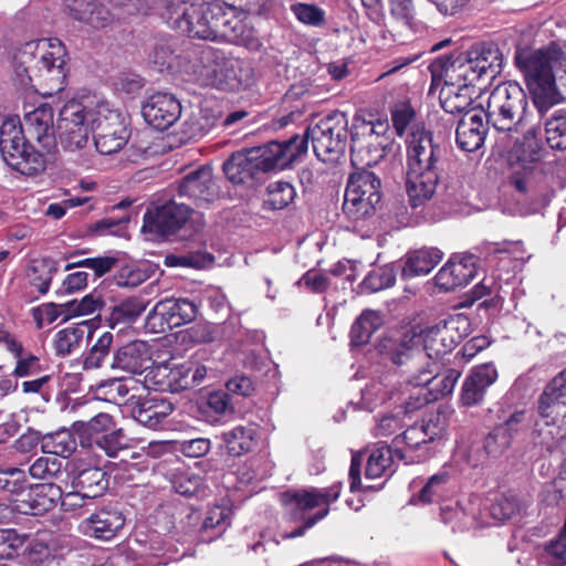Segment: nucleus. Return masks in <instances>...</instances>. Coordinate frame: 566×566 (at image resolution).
I'll list each match as a JSON object with an SVG mask.
<instances>
[{
  "mask_svg": "<svg viewBox=\"0 0 566 566\" xmlns=\"http://www.w3.org/2000/svg\"><path fill=\"white\" fill-rule=\"evenodd\" d=\"M66 60V49L59 39L29 41L14 52L12 80L23 90L52 96L65 86Z\"/></svg>",
  "mask_w": 566,
  "mask_h": 566,
  "instance_id": "1",
  "label": "nucleus"
},
{
  "mask_svg": "<svg viewBox=\"0 0 566 566\" xmlns=\"http://www.w3.org/2000/svg\"><path fill=\"white\" fill-rule=\"evenodd\" d=\"M168 23L182 33L203 40L242 43L249 38L234 8L224 2L192 3L170 0L166 7Z\"/></svg>",
  "mask_w": 566,
  "mask_h": 566,
  "instance_id": "2",
  "label": "nucleus"
},
{
  "mask_svg": "<svg viewBox=\"0 0 566 566\" xmlns=\"http://www.w3.org/2000/svg\"><path fill=\"white\" fill-rule=\"evenodd\" d=\"M515 62L541 115L564 101L556 86V76L566 73V53L557 44L518 51Z\"/></svg>",
  "mask_w": 566,
  "mask_h": 566,
  "instance_id": "3",
  "label": "nucleus"
},
{
  "mask_svg": "<svg viewBox=\"0 0 566 566\" xmlns=\"http://www.w3.org/2000/svg\"><path fill=\"white\" fill-rule=\"evenodd\" d=\"M442 148L424 129L411 133L407 146L406 191L413 208L432 198L441 177Z\"/></svg>",
  "mask_w": 566,
  "mask_h": 566,
  "instance_id": "4",
  "label": "nucleus"
},
{
  "mask_svg": "<svg viewBox=\"0 0 566 566\" xmlns=\"http://www.w3.org/2000/svg\"><path fill=\"white\" fill-rule=\"evenodd\" d=\"M503 63V53L495 43L481 42L454 57L437 59L430 69L432 76L438 75L444 84L455 85L462 81L475 84L482 78H495L502 72Z\"/></svg>",
  "mask_w": 566,
  "mask_h": 566,
  "instance_id": "5",
  "label": "nucleus"
},
{
  "mask_svg": "<svg viewBox=\"0 0 566 566\" xmlns=\"http://www.w3.org/2000/svg\"><path fill=\"white\" fill-rule=\"evenodd\" d=\"M537 413L532 440L535 447L551 453L566 439V368L545 386Z\"/></svg>",
  "mask_w": 566,
  "mask_h": 566,
  "instance_id": "6",
  "label": "nucleus"
},
{
  "mask_svg": "<svg viewBox=\"0 0 566 566\" xmlns=\"http://www.w3.org/2000/svg\"><path fill=\"white\" fill-rule=\"evenodd\" d=\"M340 494V485H332L328 489L310 488L298 491H287L282 494V502L290 506V512L295 520L303 524L292 532L282 533L284 539L295 538L323 520L329 512V505Z\"/></svg>",
  "mask_w": 566,
  "mask_h": 566,
  "instance_id": "7",
  "label": "nucleus"
},
{
  "mask_svg": "<svg viewBox=\"0 0 566 566\" xmlns=\"http://www.w3.org/2000/svg\"><path fill=\"white\" fill-rule=\"evenodd\" d=\"M0 151L6 164L22 175L33 176L45 169L43 155L27 143L18 118L10 117L2 122Z\"/></svg>",
  "mask_w": 566,
  "mask_h": 566,
  "instance_id": "8",
  "label": "nucleus"
},
{
  "mask_svg": "<svg viewBox=\"0 0 566 566\" xmlns=\"http://www.w3.org/2000/svg\"><path fill=\"white\" fill-rule=\"evenodd\" d=\"M527 107V97L515 82L497 85L489 95L486 109H483L486 124L499 132H514L522 123Z\"/></svg>",
  "mask_w": 566,
  "mask_h": 566,
  "instance_id": "9",
  "label": "nucleus"
},
{
  "mask_svg": "<svg viewBox=\"0 0 566 566\" xmlns=\"http://www.w3.org/2000/svg\"><path fill=\"white\" fill-rule=\"evenodd\" d=\"M348 118L345 113L333 112L322 117L305 132L316 157L323 163H336L345 153L348 142Z\"/></svg>",
  "mask_w": 566,
  "mask_h": 566,
  "instance_id": "10",
  "label": "nucleus"
},
{
  "mask_svg": "<svg viewBox=\"0 0 566 566\" xmlns=\"http://www.w3.org/2000/svg\"><path fill=\"white\" fill-rule=\"evenodd\" d=\"M381 182L368 169L355 170L349 175L343 212L347 219L358 223L370 219L381 199Z\"/></svg>",
  "mask_w": 566,
  "mask_h": 566,
  "instance_id": "11",
  "label": "nucleus"
},
{
  "mask_svg": "<svg viewBox=\"0 0 566 566\" xmlns=\"http://www.w3.org/2000/svg\"><path fill=\"white\" fill-rule=\"evenodd\" d=\"M542 151L535 128L528 129L509 150L510 181L518 192L527 193L535 188Z\"/></svg>",
  "mask_w": 566,
  "mask_h": 566,
  "instance_id": "12",
  "label": "nucleus"
},
{
  "mask_svg": "<svg viewBox=\"0 0 566 566\" xmlns=\"http://www.w3.org/2000/svg\"><path fill=\"white\" fill-rule=\"evenodd\" d=\"M95 111L71 101L60 111L57 134L61 146L67 151L84 148L94 129Z\"/></svg>",
  "mask_w": 566,
  "mask_h": 566,
  "instance_id": "13",
  "label": "nucleus"
},
{
  "mask_svg": "<svg viewBox=\"0 0 566 566\" xmlns=\"http://www.w3.org/2000/svg\"><path fill=\"white\" fill-rule=\"evenodd\" d=\"M207 371V367L198 361L188 360L174 366L161 364L147 373L145 381L156 391L178 392L200 385Z\"/></svg>",
  "mask_w": 566,
  "mask_h": 566,
  "instance_id": "14",
  "label": "nucleus"
},
{
  "mask_svg": "<svg viewBox=\"0 0 566 566\" xmlns=\"http://www.w3.org/2000/svg\"><path fill=\"white\" fill-rule=\"evenodd\" d=\"M390 360L412 386L427 385L434 378L436 361H431L415 335L406 337L391 350Z\"/></svg>",
  "mask_w": 566,
  "mask_h": 566,
  "instance_id": "15",
  "label": "nucleus"
},
{
  "mask_svg": "<svg viewBox=\"0 0 566 566\" xmlns=\"http://www.w3.org/2000/svg\"><path fill=\"white\" fill-rule=\"evenodd\" d=\"M249 151L260 172L283 170L306 153V140L295 135L285 142L272 140Z\"/></svg>",
  "mask_w": 566,
  "mask_h": 566,
  "instance_id": "16",
  "label": "nucleus"
},
{
  "mask_svg": "<svg viewBox=\"0 0 566 566\" xmlns=\"http://www.w3.org/2000/svg\"><path fill=\"white\" fill-rule=\"evenodd\" d=\"M191 211L186 203L176 201L148 209L144 214L142 231L154 239L168 237L185 226Z\"/></svg>",
  "mask_w": 566,
  "mask_h": 566,
  "instance_id": "17",
  "label": "nucleus"
},
{
  "mask_svg": "<svg viewBox=\"0 0 566 566\" xmlns=\"http://www.w3.org/2000/svg\"><path fill=\"white\" fill-rule=\"evenodd\" d=\"M94 129L95 148L103 155L120 150L130 136L125 118L116 111L95 112Z\"/></svg>",
  "mask_w": 566,
  "mask_h": 566,
  "instance_id": "18",
  "label": "nucleus"
},
{
  "mask_svg": "<svg viewBox=\"0 0 566 566\" xmlns=\"http://www.w3.org/2000/svg\"><path fill=\"white\" fill-rule=\"evenodd\" d=\"M197 313V305L187 298H166L159 301L148 314V323L156 326L159 321L158 327L164 332L165 327H179L192 322Z\"/></svg>",
  "mask_w": 566,
  "mask_h": 566,
  "instance_id": "19",
  "label": "nucleus"
},
{
  "mask_svg": "<svg viewBox=\"0 0 566 566\" xmlns=\"http://www.w3.org/2000/svg\"><path fill=\"white\" fill-rule=\"evenodd\" d=\"M226 52L210 45L193 49L186 54L184 73L193 75L203 83L213 80L217 82Z\"/></svg>",
  "mask_w": 566,
  "mask_h": 566,
  "instance_id": "20",
  "label": "nucleus"
},
{
  "mask_svg": "<svg viewBox=\"0 0 566 566\" xmlns=\"http://www.w3.org/2000/svg\"><path fill=\"white\" fill-rule=\"evenodd\" d=\"M142 113L149 125L158 130H165L180 117L181 105L174 95L157 92L143 104Z\"/></svg>",
  "mask_w": 566,
  "mask_h": 566,
  "instance_id": "21",
  "label": "nucleus"
},
{
  "mask_svg": "<svg viewBox=\"0 0 566 566\" xmlns=\"http://www.w3.org/2000/svg\"><path fill=\"white\" fill-rule=\"evenodd\" d=\"M62 500V489L53 482L28 485L23 499H14L23 514L41 515L53 510Z\"/></svg>",
  "mask_w": 566,
  "mask_h": 566,
  "instance_id": "22",
  "label": "nucleus"
},
{
  "mask_svg": "<svg viewBox=\"0 0 566 566\" xmlns=\"http://www.w3.org/2000/svg\"><path fill=\"white\" fill-rule=\"evenodd\" d=\"M125 525V516L115 507L97 510L80 524L81 532L99 541H111Z\"/></svg>",
  "mask_w": 566,
  "mask_h": 566,
  "instance_id": "23",
  "label": "nucleus"
},
{
  "mask_svg": "<svg viewBox=\"0 0 566 566\" xmlns=\"http://www.w3.org/2000/svg\"><path fill=\"white\" fill-rule=\"evenodd\" d=\"M254 71L251 63L226 53L216 84L219 88L240 91L252 85Z\"/></svg>",
  "mask_w": 566,
  "mask_h": 566,
  "instance_id": "24",
  "label": "nucleus"
},
{
  "mask_svg": "<svg viewBox=\"0 0 566 566\" xmlns=\"http://www.w3.org/2000/svg\"><path fill=\"white\" fill-rule=\"evenodd\" d=\"M27 130L33 135L36 142L51 153L56 147V138L53 128V109L48 104H42L24 115Z\"/></svg>",
  "mask_w": 566,
  "mask_h": 566,
  "instance_id": "25",
  "label": "nucleus"
},
{
  "mask_svg": "<svg viewBox=\"0 0 566 566\" xmlns=\"http://www.w3.org/2000/svg\"><path fill=\"white\" fill-rule=\"evenodd\" d=\"M486 125L483 118V108L479 112H467L457 126L455 140L458 146L469 153L478 150L484 143Z\"/></svg>",
  "mask_w": 566,
  "mask_h": 566,
  "instance_id": "26",
  "label": "nucleus"
},
{
  "mask_svg": "<svg viewBox=\"0 0 566 566\" xmlns=\"http://www.w3.org/2000/svg\"><path fill=\"white\" fill-rule=\"evenodd\" d=\"M150 363L147 344L134 340L115 352L111 367L129 374H142L150 367Z\"/></svg>",
  "mask_w": 566,
  "mask_h": 566,
  "instance_id": "27",
  "label": "nucleus"
},
{
  "mask_svg": "<svg viewBox=\"0 0 566 566\" xmlns=\"http://www.w3.org/2000/svg\"><path fill=\"white\" fill-rule=\"evenodd\" d=\"M179 195L193 199L199 206L216 197L211 169L200 167L186 175L179 185Z\"/></svg>",
  "mask_w": 566,
  "mask_h": 566,
  "instance_id": "28",
  "label": "nucleus"
},
{
  "mask_svg": "<svg viewBox=\"0 0 566 566\" xmlns=\"http://www.w3.org/2000/svg\"><path fill=\"white\" fill-rule=\"evenodd\" d=\"M496 378L497 371L492 364H484L475 367L463 382L461 391L462 405H479L483 400L486 389L496 380Z\"/></svg>",
  "mask_w": 566,
  "mask_h": 566,
  "instance_id": "29",
  "label": "nucleus"
},
{
  "mask_svg": "<svg viewBox=\"0 0 566 566\" xmlns=\"http://www.w3.org/2000/svg\"><path fill=\"white\" fill-rule=\"evenodd\" d=\"M440 516L442 522L450 525L454 532H464L481 525L479 521L480 505L473 500L443 506Z\"/></svg>",
  "mask_w": 566,
  "mask_h": 566,
  "instance_id": "30",
  "label": "nucleus"
},
{
  "mask_svg": "<svg viewBox=\"0 0 566 566\" xmlns=\"http://www.w3.org/2000/svg\"><path fill=\"white\" fill-rule=\"evenodd\" d=\"M391 142L389 139H381L377 143L368 139H359V142H352L350 146V160L356 170L367 169L380 163L388 149H391Z\"/></svg>",
  "mask_w": 566,
  "mask_h": 566,
  "instance_id": "31",
  "label": "nucleus"
},
{
  "mask_svg": "<svg viewBox=\"0 0 566 566\" xmlns=\"http://www.w3.org/2000/svg\"><path fill=\"white\" fill-rule=\"evenodd\" d=\"M107 473L97 467H87L78 470L72 478V489L86 499L102 496L108 489Z\"/></svg>",
  "mask_w": 566,
  "mask_h": 566,
  "instance_id": "32",
  "label": "nucleus"
},
{
  "mask_svg": "<svg viewBox=\"0 0 566 566\" xmlns=\"http://www.w3.org/2000/svg\"><path fill=\"white\" fill-rule=\"evenodd\" d=\"M427 443H429V440L419 423L408 427L392 440L396 458L406 463L421 461L423 455H416L415 452Z\"/></svg>",
  "mask_w": 566,
  "mask_h": 566,
  "instance_id": "33",
  "label": "nucleus"
},
{
  "mask_svg": "<svg viewBox=\"0 0 566 566\" xmlns=\"http://www.w3.org/2000/svg\"><path fill=\"white\" fill-rule=\"evenodd\" d=\"M73 19L95 29L108 25L113 15L98 0H71L67 4Z\"/></svg>",
  "mask_w": 566,
  "mask_h": 566,
  "instance_id": "34",
  "label": "nucleus"
},
{
  "mask_svg": "<svg viewBox=\"0 0 566 566\" xmlns=\"http://www.w3.org/2000/svg\"><path fill=\"white\" fill-rule=\"evenodd\" d=\"M443 253L437 248H422L409 252L402 266L403 277L426 275L442 260Z\"/></svg>",
  "mask_w": 566,
  "mask_h": 566,
  "instance_id": "35",
  "label": "nucleus"
},
{
  "mask_svg": "<svg viewBox=\"0 0 566 566\" xmlns=\"http://www.w3.org/2000/svg\"><path fill=\"white\" fill-rule=\"evenodd\" d=\"M513 438L507 433L505 428L497 426L484 438L482 453L476 460H471L472 465H484L490 461L497 460L511 448Z\"/></svg>",
  "mask_w": 566,
  "mask_h": 566,
  "instance_id": "36",
  "label": "nucleus"
},
{
  "mask_svg": "<svg viewBox=\"0 0 566 566\" xmlns=\"http://www.w3.org/2000/svg\"><path fill=\"white\" fill-rule=\"evenodd\" d=\"M249 151L233 154L223 164V171L233 184H244L253 180L260 174Z\"/></svg>",
  "mask_w": 566,
  "mask_h": 566,
  "instance_id": "37",
  "label": "nucleus"
},
{
  "mask_svg": "<svg viewBox=\"0 0 566 566\" xmlns=\"http://www.w3.org/2000/svg\"><path fill=\"white\" fill-rule=\"evenodd\" d=\"M446 85L448 88H443L441 92V106L447 113L467 114V112H479L478 109H470L472 104L470 87L474 84H467L462 81L455 85Z\"/></svg>",
  "mask_w": 566,
  "mask_h": 566,
  "instance_id": "38",
  "label": "nucleus"
},
{
  "mask_svg": "<svg viewBox=\"0 0 566 566\" xmlns=\"http://www.w3.org/2000/svg\"><path fill=\"white\" fill-rule=\"evenodd\" d=\"M255 430L252 427L237 426L221 434L229 455L240 457L249 452L254 443Z\"/></svg>",
  "mask_w": 566,
  "mask_h": 566,
  "instance_id": "39",
  "label": "nucleus"
},
{
  "mask_svg": "<svg viewBox=\"0 0 566 566\" xmlns=\"http://www.w3.org/2000/svg\"><path fill=\"white\" fill-rule=\"evenodd\" d=\"M441 340L450 352L471 332L470 319L463 314H454L438 323Z\"/></svg>",
  "mask_w": 566,
  "mask_h": 566,
  "instance_id": "40",
  "label": "nucleus"
},
{
  "mask_svg": "<svg viewBox=\"0 0 566 566\" xmlns=\"http://www.w3.org/2000/svg\"><path fill=\"white\" fill-rule=\"evenodd\" d=\"M545 136L552 149H566V108L549 111L545 115Z\"/></svg>",
  "mask_w": 566,
  "mask_h": 566,
  "instance_id": "41",
  "label": "nucleus"
},
{
  "mask_svg": "<svg viewBox=\"0 0 566 566\" xmlns=\"http://www.w3.org/2000/svg\"><path fill=\"white\" fill-rule=\"evenodd\" d=\"M148 302L142 296H130L119 301L112 307L109 323L114 327L119 324L134 323L146 310Z\"/></svg>",
  "mask_w": 566,
  "mask_h": 566,
  "instance_id": "42",
  "label": "nucleus"
},
{
  "mask_svg": "<svg viewBox=\"0 0 566 566\" xmlns=\"http://www.w3.org/2000/svg\"><path fill=\"white\" fill-rule=\"evenodd\" d=\"M171 411L172 407L169 403H155L146 400L134 408L133 412L139 423L150 429H157L164 423Z\"/></svg>",
  "mask_w": 566,
  "mask_h": 566,
  "instance_id": "43",
  "label": "nucleus"
},
{
  "mask_svg": "<svg viewBox=\"0 0 566 566\" xmlns=\"http://www.w3.org/2000/svg\"><path fill=\"white\" fill-rule=\"evenodd\" d=\"M395 447L387 444L376 446L367 459L365 475L367 479H378L387 470L391 469L394 462Z\"/></svg>",
  "mask_w": 566,
  "mask_h": 566,
  "instance_id": "44",
  "label": "nucleus"
},
{
  "mask_svg": "<svg viewBox=\"0 0 566 566\" xmlns=\"http://www.w3.org/2000/svg\"><path fill=\"white\" fill-rule=\"evenodd\" d=\"M465 271L463 265L453 264L450 260L436 274V285L446 292L467 285L472 279H470V273Z\"/></svg>",
  "mask_w": 566,
  "mask_h": 566,
  "instance_id": "45",
  "label": "nucleus"
},
{
  "mask_svg": "<svg viewBox=\"0 0 566 566\" xmlns=\"http://www.w3.org/2000/svg\"><path fill=\"white\" fill-rule=\"evenodd\" d=\"M77 443L74 434L66 429L49 433L43 438L42 449L54 455L69 458L76 450Z\"/></svg>",
  "mask_w": 566,
  "mask_h": 566,
  "instance_id": "46",
  "label": "nucleus"
},
{
  "mask_svg": "<svg viewBox=\"0 0 566 566\" xmlns=\"http://www.w3.org/2000/svg\"><path fill=\"white\" fill-rule=\"evenodd\" d=\"M381 321L377 312L365 310L354 322L350 328V339L354 345L366 344L378 329Z\"/></svg>",
  "mask_w": 566,
  "mask_h": 566,
  "instance_id": "47",
  "label": "nucleus"
},
{
  "mask_svg": "<svg viewBox=\"0 0 566 566\" xmlns=\"http://www.w3.org/2000/svg\"><path fill=\"white\" fill-rule=\"evenodd\" d=\"M137 388V382L133 378H113L102 382L98 387V389L103 392L107 401L117 405L126 403L127 401L133 399L135 396H129V392Z\"/></svg>",
  "mask_w": 566,
  "mask_h": 566,
  "instance_id": "48",
  "label": "nucleus"
},
{
  "mask_svg": "<svg viewBox=\"0 0 566 566\" xmlns=\"http://www.w3.org/2000/svg\"><path fill=\"white\" fill-rule=\"evenodd\" d=\"M388 123L382 120L368 122L360 116L354 117L353 129L350 133L352 142L368 139L377 143L381 139H389L385 136L388 130Z\"/></svg>",
  "mask_w": 566,
  "mask_h": 566,
  "instance_id": "49",
  "label": "nucleus"
},
{
  "mask_svg": "<svg viewBox=\"0 0 566 566\" xmlns=\"http://www.w3.org/2000/svg\"><path fill=\"white\" fill-rule=\"evenodd\" d=\"M396 282V272L392 264L375 268L368 272L360 289L363 292L376 293L391 287Z\"/></svg>",
  "mask_w": 566,
  "mask_h": 566,
  "instance_id": "50",
  "label": "nucleus"
},
{
  "mask_svg": "<svg viewBox=\"0 0 566 566\" xmlns=\"http://www.w3.org/2000/svg\"><path fill=\"white\" fill-rule=\"evenodd\" d=\"M55 272L56 264L50 258L33 260L29 268L30 280L41 294L49 291Z\"/></svg>",
  "mask_w": 566,
  "mask_h": 566,
  "instance_id": "51",
  "label": "nucleus"
},
{
  "mask_svg": "<svg viewBox=\"0 0 566 566\" xmlns=\"http://www.w3.org/2000/svg\"><path fill=\"white\" fill-rule=\"evenodd\" d=\"M73 427L80 432L83 439H87L90 444L97 440L99 434H104L114 427L113 417L108 413L101 412L88 421H76Z\"/></svg>",
  "mask_w": 566,
  "mask_h": 566,
  "instance_id": "52",
  "label": "nucleus"
},
{
  "mask_svg": "<svg viewBox=\"0 0 566 566\" xmlns=\"http://www.w3.org/2000/svg\"><path fill=\"white\" fill-rule=\"evenodd\" d=\"M153 62L160 72H182L186 67V55H178L169 43L157 44L154 49Z\"/></svg>",
  "mask_w": 566,
  "mask_h": 566,
  "instance_id": "53",
  "label": "nucleus"
},
{
  "mask_svg": "<svg viewBox=\"0 0 566 566\" xmlns=\"http://www.w3.org/2000/svg\"><path fill=\"white\" fill-rule=\"evenodd\" d=\"M84 336L82 326H69L59 331L54 336V349L59 356H67L76 350Z\"/></svg>",
  "mask_w": 566,
  "mask_h": 566,
  "instance_id": "54",
  "label": "nucleus"
},
{
  "mask_svg": "<svg viewBox=\"0 0 566 566\" xmlns=\"http://www.w3.org/2000/svg\"><path fill=\"white\" fill-rule=\"evenodd\" d=\"M28 485V480L23 470L18 468L0 469L1 491L15 496V499H23Z\"/></svg>",
  "mask_w": 566,
  "mask_h": 566,
  "instance_id": "55",
  "label": "nucleus"
},
{
  "mask_svg": "<svg viewBox=\"0 0 566 566\" xmlns=\"http://www.w3.org/2000/svg\"><path fill=\"white\" fill-rule=\"evenodd\" d=\"M295 198L294 187L285 181L272 182L268 187L264 207L271 210H281L287 207Z\"/></svg>",
  "mask_w": 566,
  "mask_h": 566,
  "instance_id": "56",
  "label": "nucleus"
},
{
  "mask_svg": "<svg viewBox=\"0 0 566 566\" xmlns=\"http://www.w3.org/2000/svg\"><path fill=\"white\" fill-rule=\"evenodd\" d=\"M440 332L439 325L436 324L434 326L426 328L421 334L415 335L419 345L426 350L431 361H436L441 355L450 353V349L444 345L446 342L441 340L439 336Z\"/></svg>",
  "mask_w": 566,
  "mask_h": 566,
  "instance_id": "57",
  "label": "nucleus"
},
{
  "mask_svg": "<svg viewBox=\"0 0 566 566\" xmlns=\"http://www.w3.org/2000/svg\"><path fill=\"white\" fill-rule=\"evenodd\" d=\"M291 12L304 25L322 28L326 23V12L314 3L297 2L291 6Z\"/></svg>",
  "mask_w": 566,
  "mask_h": 566,
  "instance_id": "58",
  "label": "nucleus"
},
{
  "mask_svg": "<svg viewBox=\"0 0 566 566\" xmlns=\"http://www.w3.org/2000/svg\"><path fill=\"white\" fill-rule=\"evenodd\" d=\"M114 336L109 332L103 333L97 340L94 343L87 355L83 360L84 369H97L99 368L105 358L108 356Z\"/></svg>",
  "mask_w": 566,
  "mask_h": 566,
  "instance_id": "59",
  "label": "nucleus"
},
{
  "mask_svg": "<svg viewBox=\"0 0 566 566\" xmlns=\"http://www.w3.org/2000/svg\"><path fill=\"white\" fill-rule=\"evenodd\" d=\"M31 478L52 482L62 475V461L55 457H40L29 468Z\"/></svg>",
  "mask_w": 566,
  "mask_h": 566,
  "instance_id": "60",
  "label": "nucleus"
},
{
  "mask_svg": "<svg viewBox=\"0 0 566 566\" xmlns=\"http://www.w3.org/2000/svg\"><path fill=\"white\" fill-rule=\"evenodd\" d=\"M27 541L25 535H20L11 528H0V559H12L19 555Z\"/></svg>",
  "mask_w": 566,
  "mask_h": 566,
  "instance_id": "61",
  "label": "nucleus"
},
{
  "mask_svg": "<svg viewBox=\"0 0 566 566\" xmlns=\"http://www.w3.org/2000/svg\"><path fill=\"white\" fill-rule=\"evenodd\" d=\"M433 380H431L428 385L433 391V399H438L439 397L447 396L452 392L459 377L460 371L457 369H448L443 375L438 373V364L436 363V367H433Z\"/></svg>",
  "mask_w": 566,
  "mask_h": 566,
  "instance_id": "62",
  "label": "nucleus"
},
{
  "mask_svg": "<svg viewBox=\"0 0 566 566\" xmlns=\"http://www.w3.org/2000/svg\"><path fill=\"white\" fill-rule=\"evenodd\" d=\"M419 424L429 442H432L443 436L448 426V417L443 411L430 412L421 419Z\"/></svg>",
  "mask_w": 566,
  "mask_h": 566,
  "instance_id": "63",
  "label": "nucleus"
},
{
  "mask_svg": "<svg viewBox=\"0 0 566 566\" xmlns=\"http://www.w3.org/2000/svg\"><path fill=\"white\" fill-rule=\"evenodd\" d=\"M124 444L123 430L115 429L114 427L108 432L99 434L97 440L93 442V446L103 450L111 458L116 457L118 451L124 448Z\"/></svg>",
  "mask_w": 566,
  "mask_h": 566,
  "instance_id": "64",
  "label": "nucleus"
}]
</instances>
